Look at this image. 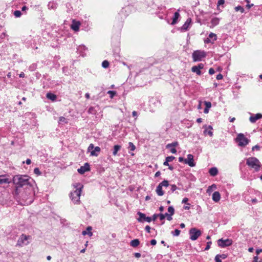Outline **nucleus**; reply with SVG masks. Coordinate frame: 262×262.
<instances>
[{"mask_svg":"<svg viewBox=\"0 0 262 262\" xmlns=\"http://www.w3.org/2000/svg\"><path fill=\"white\" fill-rule=\"evenodd\" d=\"M90 170V164L88 163H85L83 166H81L78 169V172L80 174H83L86 171Z\"/></svg>","mask_w":262,"mask_h":262,"instance_id":"14","label":"nucleus"},{"mask_svg":"<svg viewBox=\"0 0 262 262\" xmlns=\"http://www.w3.org/2000/svg\"><path fill=\"white\" fill-rule=\"evenodd\" d=\"M169 186V182L167 180H164L162 182L159 183L156 188V191L158 195L162 196L164 194V191L162 190V187H167Z\"/></svg>","mask_w":262,"mask_h":262,"instance_id":"7","label":"nucleus"},{"mask_svg":"<svg viewBox=\"0 0 262 262\" xmlns=\"http://www.w3.org/2000/svg\"><path fill=\"white\" fill-rule=\"evenodd\" d=\"M211 244V242H207V245L205 248V250H208L210 249V245Z\"/></svg>","mask_w":262,"mask_h":262,"instance_id":"49","label":"nucleus"},{"mask_svg":"<svg viewBox=\"0 0 262 262\" xmlns=\"http://www.w3.org/2000/svg\"><path fill=\"white\" fill-rule=\"evenodd\" d=\"M186 204H187V205L186 206H184L183 207V208L185 210H189L190 209V204L189 203H187Z\"/></svg>","mask_w":262,"mask_h":262,"instance_id":"60","label":"nucleus"},{"mask_svg":"<svg viewBox=\"0 0 262 262\" xmlns=\"http://www.w3.org/2000/svg\"><path fill=\"white\" fill-rule=\"evenodd\" d=\"M204 42L205 43H213L214 42L211 40L210 38H207L206 39L204 40Z\"/></svg>","mask_w":262,"mask_h":262,"instance_id":"46","label":"nucleus"},{"mask_svg":"<svg viewBox=\"0 0 262 262\" xmlns=\"http://www.w3.org/2000/svg\"><path fill=\"white\" fill-rule=\"evenodd\" d=\"M57 4L53 2L49 3L48 7L49 9H55L57 8Z\"/></svg>","mask_w":262,"mask_h":262,"instance_id":"28","label":"nucleus"},{"mask_svg":"<svg viewBox=\"0 0 262 262\" xmlns=\"http://www.w3.org/2000/svg\"><path fill=\"white\" fill-rule=\"evenodd\" d=\"M13 183L15 190L13 195L16 199H19L21 205H29L32 202V198L29 196L30 193L22 192V190L32 189L31 178L27 175H16L13 177Z\"/></svg>","mask_w":262,"mask_h":262,"instance_id":"1","label":"nucleus"},{"mask_svg":"<svg viewBox=\"0 0 262 262\" xmlns=\"http://www.w3.org/2000/svg\"><path fill=\"white\" fill-rule=\"evenodd\" d=\"M192 56L194 61H201L206 56V53L204 51L196 50L193 52Z\"/></svg>","mask_w":262,"mask_h":262,"instance_id":"6","label":"nucleus"},{"mask_svg":"<svg viewBox=\"0 0 262 262\" xmlns=\"http://www.w3.org/2000/svg\"><path fill=\"white\" fill-rule=\"evenodd\" d=\"M191 22V20L190 18L187 19V20L184 23V24L182 26L181 30L184 31L187 30L189 28Z\"/></svg>","mask_w":262,"mask_h":262,"instance_id":"18","label":"nucleus"},{"mask_svg":"<svg viewBox=\"0 0 262 262\" xmlns=\"http://www.w3.org/2000/svg\"><path fill=\"white\" fill-rule=\"evenodd\" d=\"M31 238L30 235H26L24 234H22L18 238L16 246L18 247H23L25 245H27L29 243V239Z\"/></svg>","mask_w":262,"mask_h":262,"instance_id":"5","label":"nucleus"},{"mask_svg":"<svg viewBox=\"0 0 262 262\" xmlns=\"http://www.w3.org/2000/svg\"><path fill=\"white\" fill-rule=\"evenodd\" d=\"M92 230V228L91 226H89L87 227L86 230H84L82 232V234L83 235L88 234L89 235V236H92L93 235V233L91 232Z\"/></svg>","mask_w":262,"mask_h":262,"instance_id":"23","label":"nucleus"},{"mask_svg":"<svg viewBox=\"0 0 262 262\" xmlns=\"http://www.w3.org/2000/svg\"><path fill=\"white\" fill-rule=\"evenodd\" d=\"M204 104L205 105V108L204 110V113L205 114H207L208 113L209 109L211 107V103L209 101H204Z\"/></svg>","mask_w":262,"mask_h":262,"instance_id":"25","label":"nucleus"},{"mask_svg":"<svg viewBox=\"0 0 262 262\" xmlns=\"http://www.w3.org/2000/svg\"><path fill=\"white\" fill-rule=\"evenodd\" d=\"M217 244L219 247L224 248L231 245L232 244V241L229 238L226 239L221 238L217 241Z\"/></svg>","mask_w":262,"mask_h":262,"instance_id":"10","label":"nucleus"},{"mask_svg":"<svg viewBox=\"0 0 262 262\" xmlns=\"http://www.w3.org/2000/svg\"><path fill=\"white\" fill-rule=\"evenodd\" d=\"M246 164L251 168H253L255 172L259 171L261 164L259 160L255 157H249L246 159Z\"/></svg>","mask_w":262,"mask_h":262,"instance_id":"3","label":"nucleus"},{"mask_svg":"<svg viewBox=\"0 0 262 262\" xmlns=\"http://www.w3.org/2000/svg\"><path fill=\"white\" fill-rule=\"evenodd\" d=\"M80 25V24L79 21H76L74 20H73L71 28L74 31H77L79 30Z\"/></svg>","mask_w":262,"mask_h":262,"instance_id":"17","label":"nucleus"},{"mask_svg":"<svg viewBox=\"0 0 262 262\" xmlns=\"http://www.w3.org/2000/svg\"><path fill=\"white\" fill-rule=\"evenodd\" d=\"M262 118V114L257 113L256 114L251 116L249 118V120L251 123H255L257 120Z\"/></svg>","mask_w":262,"mask_h":262,"instance_id":"15","label":"nucleus"},{"mask_svg":"<svg viewBox=\"0 0 262 262\" xmlns=\"http://www.w3.org/2000/svg\"><path fill=\"white\" fill-rule=\"evenodd\" d=\"M220 19L218 18L214 17L212 18L211 20V23L212 24V27H214L217 25L219 23Z\"/></svg>","mask_w":262,"mask_h":262,"instance_id":"30","label":"nucleus"},{"mask_svg":"<svg viewBox=\"0 0 262 262\" xmlns=\"http://www.w3.org/2000/svg\"><path fill=\"white\" fill-rule=\"evenodd\" d=\"M193 156L191 154H188L187 155V159L184 160V163L188 164L190 167H194L195 166V163L194 162Z\"/></svg>","mask_w":262,"mask_h":262,"instance_id":"12","label":"nucleus"},{"mask_svg":"<svg viewBox=\"0 0 262 262\" xmlns=\"http://www.w3.org/2000/svg\"><path fill=\"white\" fill-rule=\"evenodd\" d=\"M235 140L238 143V145L241 147L246 146L250 142V140L242 133L238 134L237 135Z\"/></svg>","mask_w":262,"mask_h":262,"instance_id":"4","label":"nucleus"},{"mask_svg":"<svg viewBox=\"0 0 262 262\" xmlns=\"http://www.w3.org/2000/svg\"><path fill=\"white\" fill-rule=\"evenodd\" d=\"M137 214L139 216L137 219L139 222H147L150 223L152 221L151 217L146 216L143 213L138 212Z\"/></svg>","mask_w":262,"mask_h":262,"instance_id":"11","label":"nucleus"},{"mask_svg":"<svg viewBox=\"0 0 262 262\" xmlns=\"http://www.w3.org/2000/svg\"><path fill=\"white\" fill-rule=\"evenodd\" d=\"M189 233L190 235V239L192 241H195L201 236V231L195 228H192L190 229Z\"/></svg>","mask_w":262,"mask_h":262,"instance_id":"8","label":"nucleus"},{"mask_svg":"<svg viewBox=\"0 0 262 262\" xmlns=\"http://www.w3.org/2000/svg\"><path fill=\"white\" fill-rule=\"evenodd\" d=\"M259 149H260V146L258 145H256L253 146L252 150H259Z\"/></svg>","mask_w":262,"mask_h":262,"instance_id":"51","label":"nucleus"},{"mask_svg":"<svg viewBox=\"0 0 262 262\" xmlns=\"http://www.w3.org/2000/svg\"><path fill=\"white\" fill-rule=\"evenodd\" d=\"M158 217H159L160 220L161 221H162V220H164V219L165 218V215H164V214L160 213V214H159Z\"/></svg>","mask_w":262,"mask_h":262,"instance_id":"47","label":"nucleus"},{"mask_svg":"<svg viewBox=\"0 0 262 262\" xmlns=\"http://www.w3.org/2000/svg\"><path fill=\"white\" fill-rule=\"evenodd\" d=\"M36 68V66L34 64H32L31 66L29 67V70L30 71H34V69Z\"/></svg>","mask_w":262,"mask_h":262,"instance_id":"62","label":"nucleus"},{"mask_svg":"<svg viewBox=\"0 0 262 262\" xmlns=\"http://www.w3.org/2000/svg\"><path fill=\"white\" fill-rule=\"evenodd\" d=\"M224 3H225L224 0H219L218 2H217V5H221L224 4Z\"/></svg>","mask_w":262,"mask_h":262,"instance_id":"64","label":"nucleus"},{"mask_svg":"<svg viewBox=\"0 0 262 262\" xmlns=\"http://www.w3.org/2000/svg\"><path fill=\"white\" fill-rule=\"evenodd\" d=\"M213 188H216V185L215 184H213L211 186H209L207 189V193H210L212 191Z\"/></svg>","mask_w":262,"mask_h":262,"instance_id":"37","label":"nucleus"},{"mask_svg":"<svg viewBox=\"0 0 262 262\" xmlns=\"http://www.w3.org/2000/svg\"><path fill=\"white\" fill-rule=\"evenodd\" d=\"M258 257L257 255L256 256H255L253 258V260L252 262H262L261 260H260L259 261H258Z\"/></svg>","mask_w":262,"mask_h":262,"instance_id":"53","label":"nucleus"},{"mask_svg":"<svg viewBox=\"0 0 262 262\" xmlns=\"http://www.w3.org/2000/svg\"><path fill=\"white\" fill-rule=\"evenodd\" d=\"M169 149H170V150L171 153L176 154L177 152V150L174 147H172L170 148Z\"/></svg>","mask_w":262,"mask_h":262,"instance_id":"55","label":"nucleus"},{"mask_svg":"<svg viewBox=\"0 0 262 262\" xmlns=\"http://www.w3.org/2000/svg\"><path fill=\"white\" fill-rule=\"evenodd\" d=\"M175 159V157L173 156H168L166 158V160L168 161V162H172L174 159Z\"/></svg>","mask_w":262,"mask_h":262,"instance_id":"43","label":"nucleus"},{"mask_svg":"<svg viewBox=\"0 0 262 262\" xmlns=\"http://www.w3.org/2000/svg\"><path fill=\"white\" fill-rule=\"evenodd\" d=\"M168 211L169 212L170 215H172L174 213V209L172 206H169Z\"/></svg>","mask_w":262,"mask_h":262,"instance_id":"38","label":"nucleus"},{"mask_svg":"<svg viewBox=\"0 0 262 262\" xmlns=\"http://www.w3.org/2000/svg\"><path fill=\"white\" fill-rule=\"evenodd\" d=\"M14 15L16 17H19L21 15V12L19 10H16L14 12Z\"/></svg>","mask_w":262,"mask_h":262,"instance_id":"42","label":"nucleus"},{"mask_svg":"<svg viewBox=\"0 0 262 262\" xmlns=\"http://www.w3.org/2000/svg\"><path fill=\"white\" fill-rule=\"evenodd\" d=\"M128 149L131 151H134L136 149V146L132 142H129Z\"/></svg>","mask_w":262,"mask_h":262,"instance_id":"36","label":"nucleus"},{"mask_svg":"<svg viewBox=\"0 0 262 262\" xmlns=\"http://www.w3.org/2000/svg\"><path fill=\"white\" fill-rule=\"evenodd\" d=\"M145 230L146 231V232H147L148 233H150V227L148 225H147L146 227H145Z\"/></svg>","mask_w":262,"mask_h":262,"instance_id":"61","label":"nucleus"},{"mask_svg":"<svg viewBox=\"0 0 262 262\" xmlns=\"http://www.w3.org/2000/svg\"><path fill=\"white\" fill-rule=\"evenodd\" d=\"M140 244V241L138 239H134L131 241L130 243V245L133 247H136L138 246Z\"/></svg>","mask_w":262,"mask_h":262,"instance_id":"27","label":"nucleus"},{"mask_svg":"<svg viewBox=\"0 0 262 262\" xmlns=\"http://www.w3.org/2000/svg\"><path fill=\"white\" fill-rule=\"evenodd\" d=\"M215 73V71L213 68H210L209 70V74L210 75H212Z\"/></svg>","mask_w":262,"mask_h":262,"instance_id":"56","label":"nucleus"},{"mask_svg":"<svg viewBox=\"0 0 262 262\" xmlns=\"http://www.w3.org/2000/svg\"><path fill=\"white\" fill-rule=\"evenodd\" d=\"M223 75H222V74H219L216 76V79H217V80H221V79H223Z\"/></svg>","mask_w":262,"mask_h":262,"instance_id":"54","label":"nucleus"},{"mask_svg":"<svg viewBox=\"0 0 262 262\" xmlns=\"http://www.w3.org/2000/svg\"><path fill=\"white\" fill-rule=\"evenodd\" d=\"M245 2L247 3V5L246 6V8H247L248 9H249L250 8H251L253 6V4H249V0H245Z\"/></svg>","mask_w":262,"mask_h":262,"instance_id":"44","label":"nucleus"},{"mask_svg":"<svg viewBox=\"0 0 262 262\" xmlns=\"http://www.w3.org/2000/svg\"><path fill=\"white\" fill-rule=\"evenodd\" d=\"M134 255L137 257V258H139L141 257V255L140 253H138V252H136V253H135L134 254Z\"/></svg>","mask_w":262,"mask_h":262,"instance_id":"63","label":"nucleus"},{"mask_svg":"<svg viewBox=\"0 0 262 262\" xmlns=\"http://www.w3.org/2000/svg\"><path fill=\"white\" fill-rule=\"evenodd\" d=\"M34 173L35 174H36V175H37V176H39V175H40L41 174V172H40V170H39L38 168H34Z\"/></svg>","mask_w":262,"mask_h":262,"instance_id":"45","label":"nucleus"},{"mask_svg":"<svg viewBox=\"0 0 262 262\" xmlns=\"http://www.w3.org/2000/svg\"><path fill=\"white\" fill-rule=\"evenodd\" d=\"M164 215H165V217H167V220L171 221L172 220V217H171L172 215H170V214H168L167 213H165L164 214Z\"/></svg>","mask_w":262,"mask_h":262,"instance_id":"48","label":"nucleus"},{"mask_svg":"<svg viewBox=\"0 0 262 262\" xmlns=\"http://www.w3.org/2000/svg\"><path fill=\"white\" fill-rule=\"evenodd\" d=\"M107 93L110 95V96L111 98H113L114 96L116 94V92L114 91H108Z\"/></svg>","mask_w":262,"mask_h":262,"instance_id":"41","label":"nucleus"},{"mask_svg":"<svg viewBox=\"0 0 262 262\" xmlns=\"http://www.w3.org/2000/svg\"><path fill=\"white\" fill-rule=\"evenodd\" d=\"M234 9L235 11L237 12L239 11L242 13H244L245 11L244 8L241 6H238L237 7H235Z\"/></svg>","mask_w":262,"mask_h":262,"instance_id":"35","label":"nucleus"},{"mask_svg":"<svg viewBox=\"0 0 262 262\" xmlns=\"http://www.w3.org/2000/svg\"><path fill=\"white\" fill-rule=\"evenodd\" d=\"M102 66L104 68H107L109 66V62L107 60H104L102 63Z\"/></svg>","mask_w":262,"mask_h":262,"instance_id":"40","label":"nucleus"},{"mask_svg":"<svg viewBox=\"0 0 262 262\" xmlns=\"http://www.w3.org/2000/svg\"><path fill=\"white\" fill-rule=\"evenodd\" d=\"M227 257L226 254H217L215 257V262H221V258L222 259H225Z\"/></svg>","mask_w":262,"mask_h":262,"instance_id":"21","label":"nucleus"},{"mask_svg":"<svg viewBox=\"0 0 262 262\" xmlns=\"http://www.w3.org/2000/svg\"><path fill=\"white\" fill-rule=\"evenodd\" d=\"M46 97L48 99L52 101L55 100L57 98L56 95L51 93H48L46 95Z\"/></svg>","mask_w":262,"mask_h":262,"instance_id":"26","label":"nucleus"},{"mask_svg":"<svg viewBox=\"0 0 262 262\" xmlns=\"http://www.w3.org/2000/svg\"><path fill=\"white\" fill-rule=\"evenodd\" d=\"M179 11V10H178V12H176L174 13L173 16L172 17V21L171 23V25H174L178 23V19L180 16Z\"/></svg>","mask_w":262,"mask_h":262,"instance_id":"19","label":"nucleus"},{"mask_svg":"<svg viewBox=\"0 0 262 262\" xmlns=\"http://www.w3.org/2000/svg\"><path fill=\"white\" fill-rule=\"evenodd\" d=\"M221 199V195L219 192L215 191L212 194V200L215 202H219Z\"/></svg>","mask_w":262,"mask_h":262,"instance_id":"20","label":"nucleus"},{"mask_svg":"<svg viewBox=\"0 0 262 262\" xmlns=\"http://www.w3.org/2000/svg\"><path fill=\"white\" fill-rule=\"evenodd\" d=\"M97 113V111L95 108L93 106H91L88 110V113L90 114L95 115Z\"/></svg>","mask_w":262,"mask_h":262,"instance_id":"34","label":"nucleus"},{"mask_svg":"<svg viewBox=\"0 0 262 262\" xmlns=\"http://www.w3.org/2000/svg\"><path fill=\"white\" fill-rule=\"evenodd\" d=\"M204 64L200 63L198 66H193L191 68V71L193 73H195L198 75H201L202 72L201 69L204 68Z\"/></svg>","mask_w":262,"mask_h":262,"instance_id":"13","label":"nucleus"},{"mask_svg":"<svg viewBox=\"0 0 262 262\" xmlns=\"http://www.w3.org/2000/svg\"><path fill=\"white\" fill-rule=\"evenodd\" d=\"M188 201V199L187 198H184L182 201V203L187 204V203H187Z\"/></svg>","mask_w":262,"mask_h":262,"instance_id":"58","label":"nucleus"},{"mask_svg":"<svg viewBox=\"0 0 262 262\" xmlns=\"http://www.w3.org/2000/svg\"><path fill=\"white\" fill-rule=\"evenodd\" d=\"M159 214H154L151 218L152 220L155 221L157 218L158 217Z\"/></svg>","mask_w":262,"mask_h":262,"instance_id":"59","label":"nucleus"},{"mask_svg":"<svg viewBox=\"0 0 262 262\" xmlns=\"http://www.w3.org/2000/svg\"><path fill=\"white\" fill-rule=\"evenodd\" d=\"M209 173L211 176H215L218 173V170L216 167H211L209 169Z\"/></svg>","mask_w":262,"mask_h":262,"instance_id":"24","label":"nucleus"},{"mask_svg":"<svg viewBox=\"0 0 262 262\" xmlns=\"http://www.w3.org/2000/svg\"><path fill=\"white\" fill-rule=\"evenodd\" d=\"M178 188V187H177V186L176 185H171V191L173 192H174Z\"/></svg>","mask_w":262,"mask_h":262,"instance_id":"50","label":"nucleus"},{"mask_svg":"<svg viewBox=\"0 0 262 262\" xmlns=\"http://www.w3.org/2000/svg\"><path fill=\"white\" fill-rule=\"evenodd\" d=\"M87 50H88V48L83 45L79 46L77 48V52L82 57H84L86 55V53L85 52Z\"/></svg>","mask_w":262,"mask_h":262,"instance_id":"16","label":"nucleus"},{"mask_svg":"<svg viewBox=\"0 0 262 262\" xmlns=\"http://www.w3.org/2000/svg\"><path fill=\"white\" fill-rule=\"evenodd\" d=\"M213 128L211 126L209 125L208 127V128H206L204 131V134L205 135H209L210 137H212L213 136V132H212Z\"/></svg>","mask_w":262,"mask_h":262,"instance_id":"22","label":"nucleus"},{"mask_svg":"<svg viewBox=\"0 0 262 262\" xmlns=\"http://www.w3.org/2000/svg\"><path fill=\"white\" fill-rule=\"evenodd\" d=\"M180 230L178 229H175V230L174 231H172L171 232V234L173 235V236H179L180 233Z\"/></svg>","mask_w":262,"mask_h":262,"instance_id":"39","label":"nucleus"},{"mask_svg":"<svg viewBox=\"0 0 262 262\" xmlns=\"http://www.w3.org/2000/svg\"><path fill=\"white\" fill-rule=\"evenodd\" d=\"M73 187L75 189L70 193V198L73 203L79 204L83 185L80 183H76L73 184Z\"/></svg>","mask_w":262,"mask_h":262,"instance_id":"2","label":"nucleus"},{"mask_svg":"<svg viewBox=\"0 0 262 262\" xmlns=\"http://www.w3.org/2000/svg\"><path fill=\"white\" fill-rule=\"evenodd\" d=\"M9 183V180L3 176H0V184H6Z\"/></svg>","mask_w":262,"mask_h":262,"instance_id":"31","label":"nucleus"},{"mask_svg":"<svg viewBox=\"0 0 262 262\" xmlns=\"http://www.w3.org/2000/svg\"><path fill=\"white\" fill-rule=\"evenodd\" d=\"M178 145V142H172L171 143L168 144L166 146V148H171L172 147H176Z\"/></svg>","mask_w":262,"mask_h":262,"instance_id":"33","label":"nucleus"},{"mask_svg":"<svg viewBox=\"0 0 262 262\" xmlns=\"http://www.w3.org/2000/svg\"><path fill=\"white\" fill-rule=\"evenodd\" d=\"M59 121L60 122H65L66 123V119L63 117H60L59 118Z\"/></svg>","mask_w":262,"mask_h":262,"instance_id":"52","label":"nucleus"},{"mask_svg":"<svg viewBox=\"0 0 262 262\" xmlns=\"http://www.w3.org/2000/svg\"><path fill=\"white\" fill-rule=\"evenodd\" d=\"M88 150L91 152V156H97L98 154L100 152L101 149L98 146L94 147V144L91 143L89 146Z\"/></svg>","mask_w":262,"mask_h":262,"instance_id":"9","label":"nucleus"},{"mask_svg":"<svg viewBox=\"0 0 262 262\" xmlns=\"http://www.w3.org/2000/svg\"><path fill=\"white\" fill-rule=\"evenodd\" d=\"M121 146L119 145H115L114 146L113 155L116 156L117 154L118 151L121 149Z\"/></svg>","mask_w":262,"mask_h":262,"instance_id":"29","label":"nucleus"},{"mask_svg":"<svg viewBox=\"0 0 262 262\" xmlns=\"http://www.w3.org/2000/svg\"><path fill=\"white\" fill-rule=\"evenodd\" d=\"M157 244V241L156 239H153L150 241V244L152 246L156 245Z\"/></svg>","mask_w":262,"mask_h":262,"instance_id":"57","label":"nucleus"},{"mask_svg":"<svg viewBox=\"0 0 262 262\" xmlns=\"http://www.w3.org/2000/svg\"><path fill=\"white\" fill-rule=\"evenodd\" d=\"M208 38H210L213 42L217 39L216 35L213 33H210L209 34Z\"/></svg>","mask_w":262,"mask_h":262,"instance_id":"32","label":"nucleus"}]
</instances>
